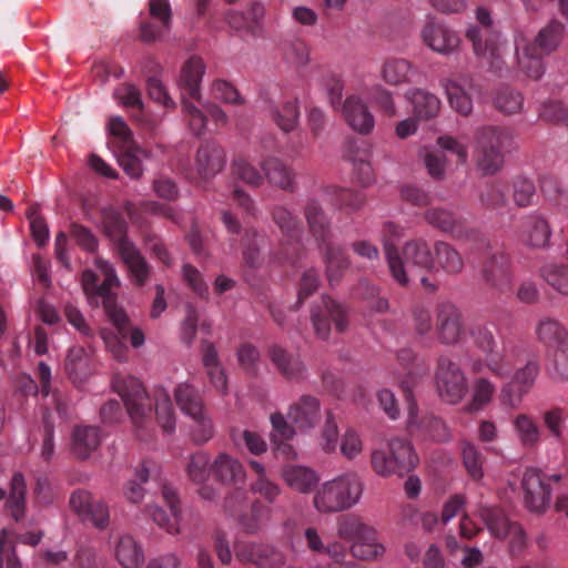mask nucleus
<instances>
[{
	"label": "nucleus",
	"instance_id": "1",
	"mask_svg": "<svg viewBox=\"0 0 568 568\" xmlns=\"http://www.w3.org/2000/svg\"><path fill=\"white\" fill-rule=\"evenodd\" d=\"M385 255L393 278L402 286L408 285L410 280L420 277L424 286L427 278L422 276L426 271L435 268V261L430 245L423 239L412 240L403 247V258L396 247L385 243Z\"/></svg>",
	"mask_w": 568,
	"mask_h": 568
},
{
	"label": "nucleus",
	"instance_id": "2",
	"mask_svg": "<svg viewBox=\"0 0 568 568\" xmlns=\"http://www.w3.org/2000/svg\"><path fill=\"white\" fill-rule=\"evenodd\" d=\"M565 24L557 19L550 20L537 33L534 43L517 42L516 55L519 69L530 79L539 80L545 67L542 58L556 51L565 36Z\"/></svg>",
	"mask_w": 568,
	"mask_h": 568
},
{
	"label": "nucleus",
	"instance_id": "3",
	"mask_svg": "<svg viewBox=\"0 0 568 568\" xmlns=\"http://www.w3.org/2000/svg\"><path fill=\"white\" fill-rule=\"evenodd\" d=\"M364 490L361 477L345 473L323 483L315 491L313 506L320 514H334L356 505Z\"/></svg>",
	"mask_w": 568,
	"mask_h": 568
},
{
	"label": "nucleus",
	"instance_id": "4",
	"mask_svg": "<svg viewBox=\"0 0 568 568\" xmlns=\"http://www.w3.org/2000/svg\"><path fill=\"white\" fill-rule=\"evenodd\" d=\"M339 538L351 541L349 550L359 560H377L386 551L377 530L355 515L342 516L337 521Z\"/></svg>",
	"mask_w": 568,
	"mask_h": 568
},
{
	"label": "nucleus",
	"instance_id": "5",
	"mask_svg": "<svg viewBox=\"0 0 568 568\" xmlns=\"http://www.w3.org/2000/svg\"><path fill=\"white\" fill-rule=\"evenodd\" d=\"M112 385L124 402L136 437L141 440L150 439L153 435V428L149 417V396L143 385L138 378L130 375H115Z\"/></svg>",
	"mask_w": 568,
	"mask_h": 568
},
{
	"label": "nucleus",
	"instance_id": "6",
	"mask_svg": "<svg viewBox=\"0 0 568 568\" xmlns=\"http://www.w3.org/2000/svg\"><path fill=\"white\" fill-rule=\"evenodd\" d=\"M101 214L102 229L110 239L118 243L119 253L131 278L136 285H143L149 278L150 267L136 247L124 236L126 230L124 219L113 209H104Z\"/></svg>",
	"mask_w": 568,
	"mask_h": 568
},
{
	"label": "nucleus",
	"instance_id": "7",
	"mask_svg": "<svg viewBox=\"0 0 568 568\" xmlns=\"http://www.w3.org/2000/svg\"><path fill=\"white\" fill-rule=\"evenodd\" d=\"M475 13L480 27L469 26L466 38L471 42L477 58L491 68H498L505 52V42L501 34L493 29V19L486 8L478 7Z\"/></svg>",
	"mask_w": 568,
	"mask_h": 568
},
{
	"label": "nucleus",
	"instance_id": "8",
	"mask_svg": "<svg viewBox=\"0 0 568 568\" xmlns=\"http://www.w3.org/2000/svg\"><path fill=\"white\" fill-rule=\"evenodd\" d=\"M418 464V456L410 443L394 438L386 449H374L371 454V465L379 477L397 475L403 477Z\"/></svg>",
	"mask_w": 568,
	"mask_h": 568
},
{
	"label": "nucleus",
	"instance_id": "9",
	"mask_svg": "<svg viewBox=\"0 0 568 568\" xmlns=\"http://www.w3.org/2000/svg\"><path fill=\"white\" fill-rule=\"evenodd\" d=\"M562 478L559 473L548 475L539 468L526 469L520 480L525 508L530 513L545 514L552 499L551 484L560 483Z\"/></svg>",
	"mask_w": 568,
	"mask_h": 568
},
{
	"label": "nucleus",
	"instance_id": "10",
	"mask_svg": "<svg viewBox=\"0 0 568 568\" xmlns=\"http://www.w3.org/2000/svg\"><path fill=\"white\" fill-rule=\"evenodd\" d=\"M509 135L501 129L485 126L476 133V162L485 174L496 173L503 165L501 149Z\"/></svg>",
	"mask_w": 568,
	"mask_h": 568
},
{
	"label": "nucleus",
	"instance_id": "11",
	"mask_svg": "<svg viewBox=\"0 0 568 568\" xmlns=\"http://www.w3.org/2000/svg\"><path fill=\"white\" fill-rule=\"evenodd\" d=\"M435 378L439 397L448 404H458L467 394L468 383L464 371L447 356L439 357Z\"/></svg>",
	"mask_w": 568,
	"mask_h": 568
},
{
	"label": "nucleus",
	"instance_id": "12",
	"mask_svg": "<svg viewBox=\"0 0 568 568\" xmlns=\"http://www.w3.org/2000/svg\"><path fill=\"white\" fill-rule=\"evenodd\" d=\"M304 539L307 549L317 556H326L329 559L328 568H357L352 560H346V547L339 541L325 544L320 531L315 527L304 530Z\"/></svg>",
	"mask_w": 568,
	"mask_h": 568
},
{
	"label": "nucleus",
	"instance_id": "13",
	"mask_svg": "<svg viewBox=\"0 0 568 568\" xmlns=\"http://www.w3.org/2000/svg\"><path fill=\"white\" fill-rule=\"evenodd\" d=\"M331 321L334 323L337 332H344L348 326L346 310L336 301L327 297L323 298V307L314 311L312 314L313 326L320 338H328Z\"/></svg>",
	"mask_w": 568,
	"mask_h": 568
},
{
	"label": "nucleus",
	"instance_id": "14",
	"mask_svg": "<svg viewBox=\"0 0 568 568\" xmlns=\"http://www.w3.org/2000/svg\"><path fill=\"white\" fill-rule=\"evenodd\" d=\"M162 496L170 508V514L156 505H148L144 511L159 527L171 535H178L181 532V508L178 494L173 488L165 486Z\"/></svg>",
	"mask_w": 568,
	"mask_h": 568
},
{
	"label": "nucleus",
	"instance_id": "15",
	"mask_svg": "<svg viewBox=\"0 0 568 568\" xmlns=\"http://www.w3.org/2000/svg\"><path fill=\"white\" fill-rule=\"evenodd\" d=\"M517 352L494 351L488 352L471 363L474 374L490 373L497 378H509L517 364Z\"/></svg>",
	"mask_w": 568,
	"mask_h": 568
},
{
	"label": "nucleus",
	"instance_id": "16",
	"mask_svg": "<svg viewBox=\"0 0 568 568\" xmlns=\"http://www.w3.org/2000/svg\"><path fill=\"white\" fill-rule=\"evenodd\" d=\"M95 265L104 276L102 284L99 286V297L103 298L105 313L113 325H119L121 328H123V323L125 322V313L122 308L116 307L114 304L113 295L111 294L113 288L120 286V280L115 273V270L109 262L97 260Z\"/></svg>",
	"mask_w": 568,
	"mask_h": 568
},
{
	"label": "nucleus",
	"instance_id": "17",
	"mask_svg": "<svg viewBox=\"0 0 568 568\" xmlns=\"http://www.w3.org/2000/svg\"><path fill=\"white\" fill-rule=\"evenodd\" d=\"M406 396L408 402V430L412 434H416L432 440L442 442L448 439L449 433L446 425L439 418L434 416H425L419 420L416 403L413 400L410 393H408Z\"/></svg>",
	"mask_w": 568,
	"mask_h": 568
},
{
	"label": "nucleus",
	"instance_id": "18",
	"mask_svg": "<svg viewBox=\"0 0 568 568\" xmlns=\"http://www.w3.org/2000/svg\"><path fill=\"white\" fill-rule=\"evenodd\" d=\"M436 333L438 339L446 345H455L465 336L462 313L453 304H442L437 314Z\"/></svg>",
	"mask_w": 568,
	"mask_h": 568
},
{
	"label": "nucleus",
	"instance_id": "19",
	"mask_svg": "<svg viewBox=\"0 0 568 568\" xmlns=\"http://www.w3.org/2000/svg\"><path fill=\"white\" fill-rule=\"evenodd\" d=\"M449 105L462 115H469L473 111V93L475 84L465 77L448 78L443 81Z\"/></svg>",
	"mask_w": 568,
	"mask_h": 568
},
{
	"label": "nucleus",
	"instance_id": "20",
	"mask_svg": "<svg viewBox=\"0 0 568 568\" xmlns=\"http://www.w3.org/2000/svg\"><path fill=\"white\" fill-rule=\"evenodd\" d=\"M150 17L158 21L154 23H142L140 37L144 42H152L164 37L171 26V7L168 0H150Z\"/></svg>",
	"mask_w": 568,
	"mask_h": 568
},
{
	"label": "nucleus",
	"instance_id": "21",
	"mask_svg": "<svg viewBox=\"0 0 568 568\" xmlns=\"http://www.w3.org/2000/svg\"><path fill=\"white\" fill-rule=\"evenodd\" d=\"M224 166L225 152L221 146L204 144L199 148L195 155L194 170L201 181H210L222 172Z\"/></svg>",
	"mask_w": 568,
	"mask_h": 568
},
{
	"label": "nucleus",
	"instance_id": "22",
	"mask_svg": "<svg viewBox=\"0 0 568 568\" xmlns=\"http://www.w3.org/2000/svg\"><path fill=\"white\" fill-rule=\"evenodd\" d=\"M417 75V68L404 58L389 57L379 68L381 79L390 87L412 84Z\"/></svg>",
	"mask_w": 568,
	"mask_h": 568
},
{
	"label": "nucleus",
	"instance_id": "23",
	"mask_svg": "<svg viewBox=\"0 0 568 568\" xmlns=\"http://www.w3.org/2000/svg\"><path fill=\"white\" fill-rule=\"evenodd\" d=\"M422 37L425 44L439 54H450L455 52L460 44L458 34L442 24H426L422 31Z\"/></svg>",
	"mask_w": 568,
	"mask_h": 568
},
{
	"label": "nucleus",
	"instance_id": "24",
	"mask_svg": "<svg viewBox=\"0 0 568 568\" xmlns=\"http://www.w3.org/2000/svg\"><path fill=\"white\" fill-rule=\"evenodd\" d=\"M287 416L296 429H311L320 420V402L313 396L304 395L291 405Z\"/></svg>",
	"mask_w": 568,
	"mask_h": 568
},
{
	"label": "nucleus",
	"instance_id": "25",
	"mask_svg": "<svg viewBox=\"0 0 568 568\" xmlns=\"http://www.w3.org/2000/svg\"><path fill=\"white\" fill-rule=\"evenodd\" d=\"M113 556L122 568H142L145 556L141 544L130 535H121L113 541Z\"/></svg>",
	"mask_w": 568,
	"mask_h": 568
},
{
	"label": "nucleus",
	"instance_id": "26",
	"mask_svg": "<svg viewBox=\"0 0 568 568\" xmlns=\"http://www.w3.org/2000/svg\"><path fill=\"white\" fill-rule=\"evenodd\" d=\"M343 115L348 125L359 133H368L374 128V116L366 104L356 95L348 97L345 100Z\"/></svg>",
	"mask_w": 568,
	"mask_h": 568
},
{
	"label": "nucleus",
	"instance_id": "27",
	"mask_svg": "<svg viewBox=\"0 0 568 568\" xmlns=\"http://www.w3.org/2000/svg\"><path fill=\"white\" fill-rule=\"evenodd\" d=\"M281 478L293 490L308 494L320 481L318 474L306 466L286 465L281 470Z\"/></svg>",
	"mask_w": 568,
	"mask_h": 568
},
{
	"label": "nucleus",
	"instance_id": "28",
	"mask_svg": "<svg viewBox=\"0 0 568 568\" xmlns=\"http://www.w3.org/2000/svg\"><path fill=\"white\" fill-rule=\"evenodd\" d=\"M485 281L498 291H506L510 287L509 260L504 254H496L489 257L484 267Z\"/></svg>",
	"mask_w": 568,
	"mask_h": 568
},
{
	"label": "nucleus",
	"instance_id": "29",
	"mask_svg": "<svg viewBox=\"0 0 568 568\" xmlns=\"http://www.w3.org/2000/svg\"><path fill=\"white\" fill-rule=\"evenodd\" d=\"M101 444V432L97 426H77L71 436L72 453L80 459L88 458Z\"/></svg>",
	"mask_w": 568,
	"mask_h": 568
},
{
	"label": "nucleus",
	"instance_id": "30",
	"mask_svg": "<svg viewBox=\"0 0 568 568\" xmlns=\"http://www.w3.org/2000/svg\"><path fill=\"white\" fill-rule=\"evenodd\" d=\"M267 112L270 119L284 132H291L297 126L300 109L295 99L270 102Z\"/></svg>",
	"mask_w": 568,
	"mask_h": 568
},
{
	"label": "nucleus",
	"instance_id": "31",
	"mask_svg": "<svg viewBox=\"0 0 568 568\" xmlns=\"http://www.w3.org/2000/svg\"><path fill=\"white\" fill-rule=\"evenodd\" d=\"M511 425L520 445L525 448H535L541 442L542 432L535 418L525 413L517 414Z\"/></svg>",
	"mask_w": 568,
	"mask_h": 568
},
{
	"label": "nucleus",
	"instance_id": "32",
	"mask_svg": "<svg viewBox=\"0 0 568 568\" xmlns=\"http://www.w3.org/2000/svg\"><path fill=\"white\" fill-rule=\"evenodd\" d=\"M214 477L222 484L232 485L245 478L242 464L229 454L221 453L211 465Z\"/></svg>",
	"mask_w": 568,
	"mask_h": 568
},
{
	"label": "nucleus",
	"instance_id": "33",
	"mask_svg": "<svg viewBox=\"0 0 568 568\" xmlns=\"http://www.w3.org/2000/svg\"><path fill=\"white\" fill-rule=\"evenodd\" d=\"M435 268L449 275H457L464 270L465 263L460 253L449 243L436 242L434 245Z\"/></svg>",
	"mask_w": 568,
	"mask_h": 568
},
{
	"label": "nucleus",
	"instance_id": "34",
	"mask_svg": "<svg viewBox=\"0 0 568 568\" xmlns=\"http://www.w3.org/2000/svg\"><path fill=\"white\" fill-rule=\"evenodd\" d=\"M205 73V65L201 58L191 57L182 67L179 83L192 98L199 100L200 83Z\"/></svg>",
	"mask_w": 568,
	"mask_h": 568
},
{
	"label": "nucleus",
	"instance_id": "35",
	"mask_svg": "<svg viewBox=\"0 0 568 568\" xmlns=\"http://www.w3.org/2000/svg\"><path fill=\"white\" fill-rule=\"evenodd\" d=\"M268 357L278 372L288 379H297L304 373V365L300 357L287 353L278 345L268 348Z\"/></svg>",
	"mask_w": 568,
	"mask_h": 568
},
{
	"label": "nucleus",
	"instance_id": "36",
	"mask_svg": "<svg viewBox=\"0 0 568 568\" xmlns=\"http://www.w3.org/2000/svg\"><path fill=\"white\" fill-rule=\"evenodd\" d=\"M405 98L413 104L414 114L419 119L434 118L440 110L439 99L422 89L408 90Z\"/></svg>",
	"mask_w": 568,
	"mask_h": 568
},
{
	"label": "nucleus",
	"instance_id": "37",
	"mask_svg": "<svg viewBox=\"0 0 568 568\" xmlns=\"http://www.w3.org/2000/svg\"><path fill=\"white\" fill-rule=\"evenodd\" d=\"M175 403L184 416L206 408L200 392L189 383H180L173 392Z\"/></svg>",
	"mask_w": 568,
	"mask_h": 568
},
{
	"label": "nucleus",
	"instance_id": "38",
	"mask_svg": "<svg viewBox=\"0 0 568 568\" xmlns=\"http://www.w3.org/2000/svg\"><path fill=\"white\" fill-rule=\"evenodd\" d=\"M190 419L189 435L193 443L202 445L214 436V424L207 408L186 416Z\"/></svg>",
	"mask_w": 568,
	"mask_h": 568
},
{
	"label": "nucleus",
	"instance_id": "39",
	"mask_svg": "<svg viewBox=\"0 0 568 568\" xmlns=\"http://www.w3.org/2000/svg\"><path fill=\"white\" fill-rule=\"evenodd\" d=\"M155 418L165 435H172L175 432L178 417L171 398L164 389L156 390Z\"/></svg>",
	"mask_w": 568,
	"mask_h": 568
},
{
	"label": "nucleus",
	"instance_id": "40",
	"mask_svg": "<svg viewBox=\"0 0 568 568\" xmlns=\"http://www.w3.org/2000/svg\"><path fill=\"white\" fill-rule=\"evenodd\" d=\"M26 481L21 473H16L10 481V493L7 508L16 521L21 520L26 514Z\"/></svg>",
	"mask_w": 568,
	"mask_h": 568
},
{
	"label": "nucleus",
	"instance_id": "41",
	"mask_svg": "<svg viewBox=\"0 0 568 568\" xmlns=\"http://www.w3.org/2000/svg\"><path fill=\"white\" fill-rule=\"evenodd\" d=\"M264 176L267 181L283 190L291 189L294 182V173L292 170L276 158L266 159L262 163Z\"/></svg>",
	"mask_w": 568,
	"mask_h": 568
},
{
	"label": "nucleus",
	"instance_id": "42",
	"mask_svg": "<svg viewBox=\"0 0 568 568\" xmlns=\"http://www.w3.org/2000/svg\"><path fill=\"white\" fill-rule=\"evenodd\" d=\"M148 158V151L136 144H129V146L120 149L119 164L129 176L139 179L143 173L142 161Z\"/></svg>",
	"mask_w": 568,
	"mask_h": 568
},
{
	"label": "nucleus",
	"instance_id": "43",
	"mask_svg": "<svg viewBox=\"0 0 568 568\" xmlns=\"http://www.w3.org/2000/svg\"><path fill=\"white\" fill-rule=\"evenodd\" d=\"M496 386L486 377H478L473 382L471 399L466 407L469 413L479 412L489 405L495 396Z\"/></svg>",
	"mask_w": 568,
	"mask_h": 568
},
{
	"label": "nucleus",
	"instance_id": "44",
	"mask_svg": "<svg viewBox=\"0 0 568 568\" xmlns=\"http://www.w3.org/2000/svg\"><path fill=\"white\" fill-rule=\"evenodd\" d=\"M481 520L488 530L497 538H506L514 523H510L503 509L497 507H483L479 510Z\"/></svg>",
	"mask_w": 568,
	"mask_h": 568
},
{
	"label": "nucleus",
	"instance_id": "45",
	"mask_svg": "<svg viewBox=\"0 0 568 568\" xmlns=\"http://www.w3.org/2000/svg\"><path fill=\"white\" fill-rule=\"evenodd\" d=\"M536 332L538 338L547 345L558 348L568 344V331L556 320H541Z\"/></svg>",
	"mask_w": 568,
	"mask_h": 568
},
{
	"label": "nucleus",
	"instance_id": "46",
	"mask_svg": "<svg viewBox=\"0 0 568 568\" xmlns=\"http://www.w3.org/2000/svg\"><path fill=\"white\" fill-rule=\"evenodd\" d=\"M326 273L331 284L338 282L345 270L349 266V261L343 250L329 244L325 245Z\"/></svg>",
	"mask_w": 568,
	"mask_h": 568
},
{
	"label": "nucleus",
	"instance_id": "47",
	"mask_svg": "<svg viewBox=\"0 0 568 568\" xmlns=\"http://www.w3.org/2000/svg\"><path fill=\"white\" fill-rule=\"evenodd\" d=\"M525 243L528 246L540 248L545 247L550 237V227L546 220L541 217H531L525 226Z\"/></svg>",
	"mask_w": 568,
	"mask_h": 568
},
{
	"label": "nucleus",
	"instance_id": "48",
	"mask_svg": "<svg viewBox=\"0 0 568 568\" xmlns=\"http://www.w3.org/2000/svg\"><path fill=\"white\" fill-rule=\"evenodd\" d=\"M150 477L149 469L145 466L136 468L134 477L129 479L123 487V495L128 501L133 504L141 503L145 497L144 484Z\"/></svg>",
	"mask_w": 568,
	"mask_h": 568
},
{
	"label": "nucleus",
	"instance_id": "49",
	"mask_svg": "<svg viewBox=\"0 0 568 568\" xmlns=\"http://www.w3.org/2000/svg\"><path fill=\"white\" fill-rule=\"evenodd\" d=\"M210 456L204 452H197L190 456L189 464L186 466V473L189 478L195 485H203L210 476Z\"/></svg>",
	"mask_w": 568,
	"mask_h": 568
},
{
	"label": "nucleus",
	"instance_id": "50",
	"mask_svg": "<svg viewBox=\"0 0 568 568\" xmlns=\"http://www.w3.org/2000/svg\"><path fill=\"white\" fill-rule=\"evenodd\" d=\"M305 216L313 234L325 243L328 234L327 221L321 206L315 201L307 203Z\"/></svg>",
	"mask_w": 568,
	"mask_h": 568
},
{
	"label": "nucleus",
	"instance_id": "51",
	"mask_svg": "<svg viewBox=\"0 0 568 568\" xmlns=\"http://www.w3.org/2000/svg\"><path fill=\"white\" fill-rule=\"evenodd\" d=\"M462 455L468 475L475 480L481 479L484 477V457L478 448L470 443H465L462 448Z\"/></svg>",
	"mask_w": 568,
	"mask_h": 568
},
{
	"label": "nucleus",
	"instance_id": "52",
	"mask_svg": "<svg viewBox=\"0 0 568 568\" xmlns=\"http://www.w3.org/2000/svg\"><path fill=\"white\" fill-rule=\"evenodd\" d=\"M437 145L456 158L458 164H466L468 160V143L465 138H456L449 134L440 135Z\"/></svg>",
	"mask_w": 568,
	"mask_h": 568
},
{
	"label": "nucleus",
	"instance_id": "53",
	"mask_svg": "<svg viewBox=\"0 0 568 568\" xmlns=\"http://www.w3.org/2000/svg\"><path fill=\"white\" fill-rule=\"evenodd\" d=\"M542 276L547 283L562 295H568V267L548 264L542 267Z\"/></svg>",
	"mask_w": 568,
	"mask_h": 568
},
{
	"label": "nucleus",
	"instance_id": "54",
	"mask_svg": "<svg viewBox=\"0 0 568 568\" xmlns=\"http://www.w3.org/2000/svg\"><path fill=\"white\" fill-rule=\"evenodd\" d=\"M539 373V366L534 361H528L525 365L516 367L510 375V382L514 383L521 392L527 393L534 385Z\"/></svg>",
	"mask_w": 568,
	"mask_h": 568
},
{
	"label": "nucleus",
	"instance_id": "55",
	"mask_svg": "<svg viewBox=\"0 0 568 568\" xmlns=\"http://www.w3.org/2000/svg\"><path fill=\"white\" fill-rule=\"evenodd\" d=\"M544 425L549 432L550 436L558 443L564 442L566 413L560 407H555L546 410L542 415Z\"/></svg>",
	"mask_w": 568,
	"mask_h": 568
},
{
	"label": "nucleus",
	"instance_id": "56",
	"mask_svg": "<svg viewBox=\"0 0 568 568\" xmlns=\"http://www.w3.org/2000/svg\"><path fill=\"white\" fill-rule=\"evenodd\" d=\"M232 173L239 180L251 186H260L264 181V175L244 159H237L232 163Z\"/></svg>",
	"mask_w": 568,
	"mask_h": 568
},
{
	"label": "nucleus",
	"instance_id": "57",
	"mask_svg": "<svg viewBox=\"0 0 568 568\" xmlns=\"http://www.w3.org/2000/svg\"><path fill=\"white\" fill-rule=\"evenodd\" d=\"M523 97L510 88L500 89L495 98V105L505 113H516L523 108Z\"/></svg>",
	"mask_w": 568,
	"mask_h": 568
},
{
	"label": "nucleus",
	"instance_id": "58",
	"mask_svg": "<svg viewBox=\"0 0 568 568\" xmlns=\"http://www.w3.org/2000/svg\"><path fill=\"white\" fill-rule=\"evenodd\" d=\"M81 520L99 529L106 528L110 521L109 506L101 499H94Z\"/></svg>",
	"mask_w": 568,
	"mask_h": 568
},
{
	"label": "nucleus",
	"instance_id": "59",
	"mask_svg": "<svg viewBox=\"0 0 568 568\" xmlns=\"http://www.w3.org/2000/svg\"><path fill=\"white\" fill-rule=\"evenodd\" d=\"M284 57L286 61L294 65H305L310 61V50L302 40H294L284 45Z\"/></svg>",
	"mask_w": 568,
	"mask_h": 568
},
{
	"label": "nucleus",
	"instance_id": "60",
	"mask_svg": "<svg viewBox=\"0 0 568 568\" xmlns=\"http://www.w3.org/2000/svg\"><path fill=\"white\" fill-rule=\"evenodd\" d=\"M211 92L214 99L230 104H242L244 100L239 91L224 80H216L213 82Z\"/></svg>",
	"mask_w": 568,
	"mask_h": 568
},
{
	"label": "nucleus",
	"instance_id": "61",
	"mask_svg": "<svg viewBox=\"0 0 568 568\" xmlns=\"http://www.w3.org/2000/svg\"><path fill=\"white\" fill-rule=\"evenodd\" d=\"M338 439V427L331 413H327L325 424L323 426L320 446L326 454L335 452Z\"/></svg>",
	"mask_w": 568,
	"mask_h": 568
},
{
	"label": "nucleus",
	"instance_id": "62",
	"mask_svg": "<svg viewBox=\"0 0 568 568\" xmlns=\"http://www.w3.org/2000/svg\"><path fill=\"white\" fill-rule=\"evenodd\" d=\"M0 568H22L16 552V546L9 540L6 530H2L0 536Z\"/></svg>",
	"mask_w": 568,
	"mask_h": 568
},
{
	"label": "nucleus",
	"instance_id": "63",
	"mask_svg": "<svg viewBox=\"0 0 568 568\" xmlns=\"http://www.w3.org/2000/svg\"><path fill=\"white\" fill-rule=\"evenodd\" d=\"M426 221L438 227L444 232H454L458 225L457 220L453 215V213L440 210V209H432L425 213Z\"/></svg>",
	"mask_w": 568,
	"mask_h": 568
},
{
	"label": "nucleus",
	"instance_id": "64",
	"mask_svg": "<svg viewBox=\"0 0 568 568\" xmlns=\"http://www.w3.org/2000/svg\"><path fill=\"white\" fill-rule=\"evenodd\" d=\"M87 365V353L82 347H72L69 349L65 368L73 382L79 379V374L85 371Z\"/></svg>",
	"mask_w": 568,
	"mask_h": 568
}]
</instances>
